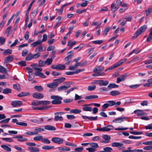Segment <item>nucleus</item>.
I'll list each match as a JSON object with an SVG mask.
<instances>
[{
  "instance_id": "1",
  "label": "nucleus",
  "mask_w": 152,
  "mask_h": 152,
  "mask_svg": "<svg viewBox=\"0 0 152 152\" xmlns=\"http://www.w3.org/2000/svg\"><path fill=\"white\" fill-rule=\"evenodd\" d=\"M66 80L65 78L61 77L58 79H54L52 83L48 84L47 86L50 88H53L56 87L58 85L64 81Z\"/></svg>"
},
{
  "instance_id": "2",
  "label": "nucleus",
  "mask_w": 152,
  "mask_h": 152,
  "mask_svg": "<svg viewBox=\"0 0 152 152\" xmlns=\"http://www.w3.org/2000/svg\"><path fill=\"white\" fill-rule=\"evenodd\" d=\"M51 98L53 100L52 101V103L53 104H59L61 103V100L62 99L61 97L58 96H52Z\"/></svg>"
},
{
  "instance_id": "3",
  "label": "nucleus",
  "mask_w": 152,
  "mask_h": 152,
  "mask_svg": "<svg viewBox=\"0 0 152 152\" xmlns=\"http://www.w3.org/2000/svg\"><path fill=\"white\" fill-rule=\"evenodd\" d=\"M147 28L146 25H144L141 27L135 33L134 36H135V38L140 34L142 32L144 31Z\"/></svg>"
},
{
  "instance_id": "4",
  "label": "nucleus",
  "mask_w": 152,
  "mask_h": 152,
  "mask_svg": "<svg viewBox=\"0 0 152 152\" xmlns=\"http://www.w3.org/2000/svg\"><path fill=\"white\" fill-rule=\"evenodd\" d=\"M52 142L58 144H61L63 143L64 140L63 138H60L59 137H54L51 139Z\"/></svg>"
},
{
  "instance_id": "5",
  "label": "nucleus",
  "mask_w": 152,
  "mask_h": 152,
  "mask_svg": "<svg viewBox=\"0 0 152 152\" xmlns=\"http://www.w3.org/2000/svg\"><path fill=\"white\" fill-rule=\"evenodd\" d=\"M74 51L72 50L67 53V65L69 64L72 61L71 59L74 56Z\"/></svg>"
},
{
  "instance_id": "6",
  "label": "nucleus",
  "mask_w": 152,
  "mask_h": 152,
  "mask_svg": "<svg viewBox=\"0 0 152 152\" xmlns=\"http://www.w3.org/2000/svg\"><path fill=\"white\" fill-rule=\"evenodd\" d=\"M104 69V67L103 66H98L95 67L93 69L94 72L95 73L99 74H102L100 73Z\"/></svg>"
},
{
  "instance_id": "7",
  "label": "nucleus",
  "mask_w": 152,
  "mask_h": 152,
  "mask_svg": "<svg viewBox=\"0 0 152 152\" xmlns=\"http://www.w3.org/2000/svg\"><path fill=\"white\" fill-rule=\"evenodd\" d=\"M23 102L22 101L19 100H16L12 102L11 104L15 107H19L22 105Z\"/></svg>"
},
{
  "instance_id": "8",
  "label": "nucleus",
  "mask_w": 152,
  "mask_h": 152,
  "mask_svg": "<svg viewBox=\"0 0 152 152\" xmlns=\"http://www.w3.org/2000/svg\"><path fill=\"white\" fill-rule=\"evenodd\" d=\"M92 104H84L83 105V110L84 111H92V108L90 107Z\"/></svg>"
},
{
  "instance_id": "9",
  "label": "nucleus",
  "mask_w": 152,
  "mask_h": 152,
  "mask_svg": "<svg viewBox=\"0 0 152 152\" xmlns=\"http://www.w3.org/2000/svg\"><path fill=\"white\" fill-rule=\"evenodd\" d=\"M77 43V42L75 41H73L72 40L69 41L67 44L68 49L69 50L72 49L73 46L76 44Z\"/></svg>"
},
{
  "instance_id": "10",
  "label": "nucleus",
  "mask_w": 152,
  "mask_h": 152,
  "mask_svg": "<svg viewBox=\"0 0 152 152\" xmlns=\"http://www.w3.org/2000/svg\"><path fill=\"white\" fill-rule=\"evenodd\" d=\"M128 119V118L126 117L124 118H118L113 120V122L115 123H121L124 121L125 120H126Z\"/></svg>"
},
{
  "instance_id": "11",
  "label": "nucleus",
  "mask_w": 152,
  "mask_h": 152,
  "mask_svg": "<svg viewBox=\"0 0 152 152\" xmlns=\"http://www.w3.org/2000/svg\"><path fill=\"white\" fill-rule=\"evenodd\" d=\"M14 138L17 139V140L18 142H23L26 141L27 140V139L23 138L21 135L19 136H16L13 137Z\"/></svg>"
},
{
  "instance_id": "12",
  "label": "nucleus",
  "mask_w": 152,
  "mask_h": 152,
  "mask_svg": "<svg viewBox=\"0 0 152 152\" xmlns=\"http://www.w3.org/2000/svg\"><path fill=\"white\" fill-rule=\"evenodd\" d=\"M62 114H64L63 113H55L56 116L55 117L54 119L56 121L58 120L62 121L63 120L61 116L59 115H61Z\"/></svg>"
},
{
  "instance_id": "13",
  "label": "nucleus",
  "mask_w": 152,
  "mask_h": 152,
  "mask_svg": "<svg viewBox=\"0 0 152 152\" xmlns=\"http://www.w3.org/2000/svg\"><path fill=\"white\" fill-rule=\"evenodd\" d=\"M33 97L37 99H41L43 98V95L41 93H35L32 94Z\"/></svg>"
},
{
  "instance_id": "14",
  "label": "nucleus",
  "mask_w": 152,
  "mask_h": 152,
  "mask_svg": "<svg viewBox=\"0 0 152 152\" xmlns=\"http://www.w3.org/2000/svg\"><path fill=\"white\" fill-rule=\"evenodd\" d=\"M98 84L99 85L101 86H106L109 83V82L107 80H98L97 81Z\"/></svg>"
},
{
  "instance_id": "15",
  "label": "nucleus",
  "mask_w": 152,
  "mask_h": 152,
  "mask_svg": "<svg viewBox=\"0 0 152 152\" xmlns=\"http://www.w3.org/2000/svg\"><path fill=\"white\" fill-rule=\"evenodd\" d=\"M127 75L125 74L121 76L120 77H118L116 82L117 83H119L121 81H124L127 77Z\"/></svg>"
},
{
  "instance_id": "16",
  "label": "nucleus",
  "mask_w": 152,
  "mask_h": 152,
  "mask_svg": "<svg viewBox=\"0 0 152 152\" xmlns=\"http://www.w3.org/2000/svg\"><path fill=\"white\" fill-rule=\"evenodd\" d=\"M13 60V57L12 56H9L5 58L4 60L5 63H8L12 61Z\"/></svg>"
},
{
  "instance_id": "17",
  "label": "nucleus",
  "mask_w": 152,
  "mask_h": 152,
  "mask_svg": "<svg viewBox=\"0 0 152 152\" xmlns=\"http://www.w3.org/2000/svg\"><path fill=\"white\" fill-rule=\"evenodd\" d=\"M113 127L112 126L109 125L102 128V130L103 132H109L111 130L113 129Z\"/></svg>"
},
{
  "instance_id": "18",
  "label": "nucleus",
  "mask_w": 152,
  "mask_h": 152,
  "mask_svg": "<svg viewBox=\"0 0 152 152\" xmlns=\"http://www.w3.org/2000/svg\"><path fill=\"white\" fill-rule=\"evenodd\" d=\"M45 129L46 130L50 131H54L56 129L55 127L50 125H47L45 126Z\"/></svg>"
},
{
  "instance_id": "19",
  "label": "nucleus",
  "mask_w": 152,
  "mask_h": 152,
  "mask_svg": "<svg viewBox=\"0 0 152 152\" xmlns=\"http://www.w3.org/2000/svg\"><path fill=\"white\" fill-rule=\"evenodd\" d=\"M30 94V93L29 92H22L18 94V96L19 97H22L28 96Z\"/></svg>"
},
{
  "instance_id": "20",
  "label": "nucleus",
  "mask_w": 152,
  "mask_h": 152,
  "mask_svg": "<svg viewBox=\"0 0 152 152\" xmlns=\"http://www.w3.org/2000/svg\"><path fill=\"white\" fill-rule=\"evenodd\" d=\"M1 147L4 150L8 152H10L12 150L11 149L10 147L5 145H1Z\"/></svg>"
},
{
  "instance_id": "21",
  "label": "nucleus",
  "mask_w": 152,
  "mask_h": 152,
  "mask_svg": "<svg viewBox=\"0 0 152 152\" xmlns=\"http://www.w3.org/2000/svg\"><path fill=\"white\" fill-rule=\"evenodd\" d=\"M98 97V96L97 95H92L86 96L85 98V99H97Z\"/></svg>"
},
{
  "instance_id": "22",
  "label": "nucleus",
  "mask_w": 152,
  "mask_h": 152,
  "mask_svg": "<svg viewBox=\"0 0 152 152\" xmlns=\"http://www.w3.org/2000/svg\"><path fill=\"white\" fill-rule=\"evenodd\" d=\"M42 43V41L41 40H38L34 42L31 45V46L33 47H34L38 45H39Z\"/></svg>"
},
{
  "instance_id": "23",
  "label": "nucleus",
  "mask_w": 152,
  "mask_h": 152,
  "mask_svg": "<svg viewBox=\"0 0 152 152\" xmlns=\"http://www.w3.org/2000/svg\"><path fill=\"white\" fill-rule=\"evenodd\" d=\"M123 145V144L122 143L118 142H113L111 145L113 147H121Z\"/></svg>"
},
{
  "instance_id": "24",
  "label": "nucleus",
  "mask_w": 152,
  "mask_h": 152,
  "mask_svg": "<svg viewBox=\"0 0 152 152\" xmlns=\"http://www.w3.org/2000/svg\"><path fill=\"white\" fill-rule=\"evenodd\" d=\"M28 149L31 151V152H38L39 151V149L35 147H28Z\"/></svg>"
},
{
  "instance_id": "25",
  "label": "nucleus",
  "mask_w": 152,
  "mask_h": 152,
  "mask_svg": "<svg viewBox=\"0 0 152 152\" xmlns=\"http://www.w3.org/2000/svg\"><path fill=\"white\" fill-rule=\"evenodd\" d=\"M12 91V90L11 89L8 88H6L3 90L2 93L4 94H7L11 93Z\"/></svg>"
},
{
  "instance_id": "26",
  "label": "nucleus",
  "mask_w": 152,
  "mask_h": 152,
  "mask_svg": "<svg viewBox=\"0 0 152 152\" xmlns=\"http://www.w3.org/2000/svg\"><path fill=\"white\" fill-rule=\"evenodd\" d=\"M38 8L34 10L31 13V18H34L36 16L38 12Z\"/></svg>"
},
{
  "instance_id": "27",
  "label": "nucleus",
  "mask_w": 152,
  "mask_h": 152,
  "mask_svg": "<svg viewBox=\"0 0 152 152\" xmlns=\"http://www.w3.org/2000/svg\"><path fill=\"white\" fill-rule=\"evenodd\" d=\"M35 75L37 76H39L43 78L46 77L42 73L39 72H36L35 73Z\"/></svg>"
},
{
  "instance_id": "28",
  "label": "nucleus",
  "mask_w": 152,
  "mask_h": 152,
  "mask_svg": "<svg viewBox=\"0 0 152 152\" xmlns=\"http://www.w3.org/2000/svg\"><path fill=\"white\" fill-rule=\"evenodd\" d=\"M33 54L30 53L26 57L25 60L27 61H29L33 59Z\"/></svg>"
},
{
  "instance_id": "29",
  "label": "nucleus",
  "mask_w": 152,
  "mask_h": 152,
  "mask_svg": "<svg viewBox=\"0 0 152 152\" xmlns=\"http://www.w3.org/2000/svg\"><path fill=\"white\" fill-rule=\"evenodd\" d=\"M111 10L113 12L116 11L119 8L118 6H117L115 7L114 4L113 3L111 4Z\"/></svg>"
},
{
  "instance_id": "30",
  "label": "nucleus",
  "mask_w": 152,
  "mask_h": 152,
  "mask_svg": "<svg viewBox=\"0 0 152 152\" xmlns=\"http://www.w3.org/2000/svg\"><path fill=\"white\" fill-rule=\"evenodd\" d=\"M57 70H62L65 68L66 66L63 64H59L57 65Z\"/></svg>"
},
{
  "instance_id": "31",
  "label": "nucleus",
  "mask_w": 152,
  "mask_h": 152,
  "mask_svg": "<svg viewBox=\"0 0 152 152\" xmlns=\"http://www.w3.org/2000/svg\"><path fill=\"white\" fill-rule=\"evenodd\" d=\"M41 101H35L31 102V104L34 106H37L42 104Z\"/></svg>"
},
{
  "instance_id": "32",
  "label": "nucleus",
  "mask_w": 152,
  "mask_h": 152,
  "mask_svg": "<svg viewBox=\"0 0 152 152\" xmlns=\"http://www.w3.org/2000/svg\"><path fill=\"white\" fill-rule=\"evenodd\" d=\"M140 51V50L139 49H134L132 50V51L130 52L128 54V56H129L131 55L133 53H135L137 54L139 53Z\"/></svg>"
},
{
  "instance_id": "33",
  "label": "nucleus",
  "mask_w": 152,
  "mask_h": 152,
  "mask_svg": "<svg viewBox=\"0 0 152 152\" xmlns=\"http://www.w3.org/2000/svg\"><path fill=\"white\" fill-rule=\"evenodd\" d=\"M84 45V43H81L78 46L75 47L74 48V49H77V51H79L81 50L83 48V47Z\"/></svg>"
},
{
  "instance_id": "34",
  "label": "nucleus",
  "mask_w": 152,
  "mask_h": 152,
  "mask_svg": "<svg viewBox=\"0 0 152 152\" xmlns=\"http://www.w3.org/2000/svg\"><path fill=\"white\" fill-rule=\"evenodd\" d=\"M12 52V50L10 49H7L4 51L3 54L4 55L11 54Z\"/></svg>"
},
{
  "instance_id": "35",
  "label": "nucleus",
  "mask_w": 152,
  "mask_h": 152,
  "mask_svg": "<svg viewBox=\"0 0 152 152\" xmlns=\"http://www.w3.org/2000/svg\"><path fill=\"white\" fill-rule=\"evenodd\" d=\"M81 110H80L77 109H75L71 110L70 111V113H73L75 114H77L80 113Z\"/></svg>"
},
{
  "instance_id": "36",
  "label": "nucleus",
  "mask_w": 152,
  "mask_h": 152,
  "mask_svg": "<svg viewBox=\"0 0 152 152\" xmlns=\"http://www.w3.org/2000/svg\"><path fill=\"white\" fill-rule=\"evenodd\" d=\"M43 137L42 136H38L34 137L33 139L35 141H42Z\"/></svg>"
},
{
  "instance_id": "37",
  "label": "nucleus",
  "mask_w": 152,
  "mask_h": 152,
  "mask_svg": "<svg viewBox=\"0 0 152 152\" xmlns=\"http://www.w3.org/2000/svg\"><path fill=\"white\" fill-rule=\"evenodd\" d=\"M35 1V0H33L32 2L30 3V5H29L28 10L26 12V15L28 14L29 12L30 11L31 7L32 6L34 3V2Z\"/></svg>"
},
{
  "instance_id": "38",
  "label": "nucleus",
  "mask_w": 152,
  "mask_h": 152,
  "mask_svg": "<svg viewBox=\"0 0 152 152\" xmlns=\"http://www.w3.org/2000/svg\"><path fill=\"white\" fill-rule=\"evenodd\" d=\"M111 95L113 96H115L117 95H119L120 93L118 91H113L110 92Z\"/></svg>"
},
{
  "instance_id": "39",
  "label": "nucleus",
  "mask_w": 152,
  "mask_h": 152,
  "mask_svg": "<svg viewBox=\"0 0 152 152\" xmlns=\"http://www.w3.org/2000/svg\"><path fill=\"white\" fill-rule=\"evenodd\" d=\"M54 148V147L53 146L49 145H45L42 147V149L44 150H48L53 149Z\"/></svg>"
},
{
  "instance_id": "40",
  "label": "nucleus",
  "mask_w": 152,
  "mask_h": 152,
  "mask_svg": "<svg viewBox=\"0 0 152 152\" xmlns=\"http://www.w3.org/2000/svg\"><path fill=\"white\" fill-rule=\"evenodd\" d=\"M34 88L37 91H41L43 90V88L41 86H35Z\"/></svg>"
},
{
  "instance_id": "41",
  "label": "nucleus",
  "mask_w": 152,
  "mask_h": 152,
  "mask_svg": "<svg viewBox=\"0 0 152 152\" xmlns=\"http://www.w3.org/2000/svg\"><path fill=\"white\" fill-rule=\"evenodd\" d=\"M52 61L53 60L51 58H48L45 61V64H46L48 65H50L51 64Z\"/></svg>"
},
{
  "instance_id": "42",
  "label": "nucleus",
  "mask_w": 152,
  "mask_h": 152,
  "mask_svg": "<svg viewBox=\"0 0 152 152\" xmlns=\"http://www.w3.org/2000/svg\"><path fill=\"white\" fill-rule=\"evenodd\" d=\"M11 26H9L7 28L6 31H5V33L7 34V37L9 36L11 34L10 31L11 29Z\"/></svg>"
},
{
  "instance_id": "43",
  "label": "nucleus",
  "mask_w": 152,
  "mask_h": 152,
  "mask_svg": "<svg viewBox=\"0 0 152 152\" xmlns=\"http://www.w3.org/2000/svg\"><path fill=\"white\" fill-rule=\"evenodd\" d=\"M17 124L24 127H26L27 126V124L26 123L22 122H18L17 123Z\"/></svg>"
},
{
  "instance_id": "44",
  "label": "nucleus",
  "mask_w": 152,
  "mask_h": 152,
  "mask_svg": "<svg viewBox=\"0 0 152 152\" xmlns=\"http://www.w3.org/2000/svg\"><path fill=\"white\" fill-rule=\"evenodd\" d=\"M103 149L105 152H111L113 150L112 148L108 147L104 148Z\"/></svg>"
},
{
  "instance_id": "45",
  "label": "nucleus",
  "mask_w": 152,
  "mask_h": 152,
  "mask_svg": "<svg viewBox=\"0 0 152 152\" xmlns=\"http://www.w3.org/2000/svg\"><path fill=\"white\" fill-rule=\"evenodd\" d=\"M36 52L38 51V52L41 53L43 51L42 47V45H40L37 47L35 50Z\"/></svg>"
},
{
  "instance_id": "46",
  "label": "nucleus",
  "mask_w": 152,
  "mask_h": 152,
  "mask_svg": "<svg viewBox=\"0 0 152 152\" xmlns=\"http://www.w3.org/2000/svg\"><path fill=\"white\" fill-rule=\"evenodd\" d=\"M66 89V86H61L58 88V91H61L63 90H65Z\"/></svg>"
},
{
  "instance_id": "47",
  "label": "nucleus",
  "mask_w": 152,
  "mask_h": 152,
  "mask_svg": "<svg viewBox=\"0 0 152 152\" xmlns=\"http://www.w3.org/2000/svg\"><path fill=\"white\" fill-rule=\"evenodd\" d=\"M10 120V118H7L6 119H4L3 120H1L0 123L1 124H6L8 123Z\"/></svg>"
},
{
  "instance_id": "48",
  "label": "nucleus",
  "mask_w": 152,
  "mask_h": 152,
  "mask_svg": "<svg viewBox=\"0 0 152 152\" xmlns=\"http://www.w3.org/2000/svg\"><path fill=\"white\" fill-rule=\"evenodd\" d=\"M66 6V4H65L62 5L61 8L60 10L58 11V13L60 15L62 13L63 10L64 8Z\"/></svg>"
},
{
  "instance_id": "49",
  "label": "nucleus",
  "mask_w": 152,
  "mask_h": 152,
  "mask_svg": "<svg viewBox=\"0 0 152 152\" xmlns=\"http://www.w3.org/2000/svg\"><path fill=\"white\" fill-rule=\"evenodd\" d=\"M118 86L116 85L114 83H110L107 86V87L109 88H117L118 87Z\"/></svg>"
},
{
  "instance_id": "50",
  "label": "nucleus",
  "mask_w": 152,
  "mask_h": 152,
  "mask_svg": "<svg viewBox=\"0 0 152 152\" xmlns=\"http://www.w3.org/2000/svg\"><path fill=\"white\" fill-rule=\"evenodd\" d=\"M2 140L9 142H13V140L11 138H3Z\"/></svg>"
},
{
  "instance_id": "51",
  "label": "nucleus",
  "mask_w": 152,
  "mask_h": 152,
  "mask_svg": "<svg viewBox=\"0 0 152 152\" xmlns=\"http://www.w3.org/2000/svg\"><path fill=\"white\" fill-rule=\"evenodd\" d=\"M76 63V64H75V67L78 66H84L86 64V63L84 62L83 63H80L78 62Z\"/></svg>"
},
{
  "instance_id": "52",
  "label": "nucleus",
  "mask_w": 152,
  "mask_h": 152,
  "mask_svg": "<svg viewBox=\"0 0 152 152\" xmlns=\"http://www.w3.org/2000/svg\"><path fill=\"white\" fill-rule=\"evenodd\" d=\"M42 142L44 143L49 144L50 143V141L47 138H42Z\"/></svg>"
},
{
  "instance_id": "53",
  "label": "nucleus",
  "mask_w": 152,
  "mask_h": 152,
  "mask_svg": "<svg viewBox=\"0 0 152 152\" xmlns=\"http://www.w3.org/2000/svg\"><path fill=\"white\" fill-rule=\"evenodd\" d=\"M142 110H135L134 112L135 113L137 114L138 116H140L142 115Z\"/></svg>"
},
{
  "instance_id": "54",
  "label": "nucleus",
  "mask_w": 152,
  "mask_h": 152,
  "mask_svg": "<svg viewBox=\"0 0 152 152\" xmlns=\"http://www.w3.org/2000/svg\"><path fill=\"white\" fill-rule=\"evenodd\" d=\"M39 66L40 67L44 66L45 64V61L44 62L43 61L40 60L39 61Z\"/></svg>"
},
{
  "instance_id": "55",
  "label": "nucleus",
  "mask_w": 152,
  "mask_h": 152,
  "mask_svg": "<svg viewBox=\"0 0 152 152\" xmlns=\"http://www.w3.org/2000/svg\"><path fill=\"white\" fill-rule=\"evenodd\" d=\"M110 29V28L109 27H108L105 28L104 31V33L103 34V36H105L107 35V33L109 31Z\"/></svg>"
},
{
  "instance_id": "56",
  "label": "nucleus",
  "mask_w": 152,
  "mask_h": 152,
  "mask_svg": "<svg viewBox=\"0 0 152 152\" xmlns=\"http://www.w3.org/2000/svg\"><path fill=\"white\" fill-rule=\"evenodd\" d=\"M90 146L93 148H97L99 147L98 144L96 143L92 142L89 144Z\"/></svg>"
},
{
  "instance_id": "57",
  "label": "nucleus",
  "mask_w": 152,
  "mask_h": 152,
  "mask_svg": "<svg viewBox=\"0 0 152 152\" xmlns=\"http://www.w3.org/2000/svg\"><path fill=\"white\" fill-rule=\"evenodd\" d=\"M26 134L27 135H37V132H28L26 133Z\"/></svg>"
},
{
  "instance_id": "58",
  "label": "nucleus",
  "mask_w": 152,
  "mask_h": 152,
  "mask_svg": "<svg viewBox=\"0 0 152 152\" xmlns=\"http://www.w3.org/2000/svg\"><path fill=\"white\" fill-rule=\"evenodd\" d=\"M40 56V53L39 52H37L36 53L33 54V59H37Z\"/></svg>"
},
{
  "instance_id": "59",
  "label": "nucleus",
  "mask_w": 152,
  "mask_h": 152,
  "mask_svg": "<svg viewBox=\"0 0 152 152\" xmlns=\"http://www.w3.org/2000/svg\"><path fill=\"white\" fill-rule=\"evenodd\" d=\"M109 106H112L115 105V102L113 101H109L107 102Z\"/></svg>"
},
{
  "instance_id": "60",
  "label": "nucleus",
  "mask_w": 152,
  "mask_h": 152,
  "mask_svg": "<svg viewBox=\"0 0 152 152\" xmlns=\"http://www.w3.org/2000/svg\"><path fill=\"white\" fill-rule=\"evenodd\" d=\"M129 133L131 134L136 135L141 134H142V132H130Z\"/></svg>"
},
{
  "instance_id": "61",
  "label": "nucleus",
  "mask_w": 152,
  "mask_h": 152,
  "mask_svg": "<svg viewBox=\"0 0 152 152\" xmlns=\"http://www.w3.org/2000/svg\"><path fill=\"white\" fill-rule=\"evenodd\" d=\"M96 86L95 85L89 86L88 87V90L89 91H92L95 89Z\"/></svg>"
},
{
  "instance_id": "62",
  "label": "nucleus",
  "mask_w": 152,
  "mask_h": 152,
  "mask_svg": "<svg viewBox=\"0 0 152 152\" xmlns=\"http://www.w3.org/2000/svg\"><path fill=\"white\" fill-rule=\"evenodd\" d=\"M5 42V38L2 37H0V45H3Z\"/></svg>"
},
{
  "instance_id": "63",
  "label": "nucleus",
  "mask_w": 152,
  "mask_h": 152,
  "mask_svg": "<svg viewBox=\"0 0 152 152\" xmlns=\"http://www.w3.org/2000/svg\"><path fill=\"white\" fill-rule=\"evenodd\" d=\"M0 72L3 73L6 72V69L3 66L1 65H0Z\"/></svg>"
},
{
  "instance_id": "64",
  "label": "nucleus",
  "mask_w": 152,
  "mask_h": 152,
  "mask_svg": "<svg viewBox=\"0 0 152 152\" xmlns=\"http://www.w3.org/2000/svg\"><path fill=\"white\" fill-rule=\"evenodd\" d=\"M28 53V50L27 49H25L23 50L22 52V56L23 57L25 56Z\"/></svg>"
}]
</instances>
